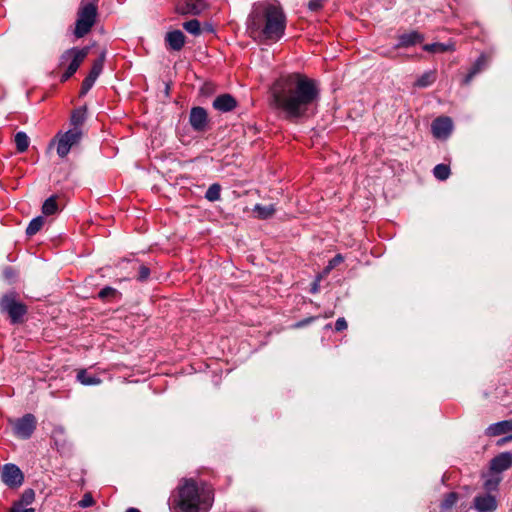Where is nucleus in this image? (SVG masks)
<instances>
[{
	"mask_svg": "<svg viewBox=\"0 0 512 512\" xmlns=\"http://www.w3.org/2000/svg\"><path fill=\"white\" fill-rule=\"evenodd\" d=\"M189 123L194 131L203 132L208 126V114L203 107H193L190 110Z\"/></svg>",
	"mask_w": 512,
	"mask_h": 512,
	"instance_id": "11",
	"label": "nucleus"
},
{
	"mask_svg": "<svg viewBox=\"0 0 512 512\" xmlns=\"http://www.w3.org/2000/svg\"><path fill=\"white\" fill-rule=\"evenodd\" d=\"M347 328V322L345 320V318L343 317H340L336 320V323H335V330L337 332H340V331H343Z\"/></svg>",
	"mask_w": 512,
	"mask_h": 512,
	"instance_id": "40",
	"label": "nucleus"
},
{
	"mask_svg": "<svg viewBox=\"0 0 512 512\" xmlns=\"http://www.w3.org/2000/svg\"><path fill=\"white\" fill-rule=\"evenodd\" d=\"M317 290H318V284H317V283H314V285H313V287H312L311 291H312L313 293H315V292H317Z\"/></svg>",
	"mask_w": 512,
	"mask_h": 512,
	"instance_id": "48",
	"label": "nucleus"
},
{
	"mask_svg": "<svg viewBox=\"0 0 512 512\" xmlns=\"http://www.w3.org/2000/svg\"><path fill=\"white\" fill-rule=\"evenodd\" d=\"M185 35L180 30H173L166 34L165 43L170 50L180 51L185 45Z\"/></svg>",
	"mask_w": 512,
	"mask_h": 512,
	"instance_id": "17",
	"label": "nucleus"
},
{
	"mask_svg": "<svg viewBox=\"0 0 512 512\" xmlns=\"http://www.w3.org/2000/svg\"><path fill=\"white\" fill-rule=\"evenodd\" d=\"M35 499V493L32 489H27L21 496V503L25 505L31 504Z\"/></svg>",
	"mask_w": 512,
	"mask_h": 512,
	"instance_id": "34",
	"label": "nucleus"
},
{
	"mask_svg": "<svg viewBox=\"0 0 512 512\" xmlns=\"http://www.w3.org/2000/svg\"><path fill=\"white\" fill-rule=\"evenodd\" d=\"M204 8L200 0H182L176 5V12L180 15H199Z\"/></svg>",
	"mask_w": 512,
	"mask_h": 512,
	"instance_id": "12",
	"label": "nucleus"
},
{
	"mask_svg": "<svg viewBox=\"0 0 512 512\" xmlns=\"http://www.w3.org/2000/svg\"><path fill=\"white\" fill-rule=\"evenodd\" d=\"M104 62H105V52H102L99 55V57L93 62L91 70L87 76L92 77V79H94L96 81V79L99 77V75L101 74V72L103 70Z\"/></svg>",
	"mask_w": 512,
	"mask_h": 512,
	"instance_id": "23",
	"label": "nucleus"
},
{
	"mask_svg": "<svg viewBox=\"0 0 512 512\" xmlns=\"http://www.w3.org/2000/svg\"><path fill=\"white\" fill-rule=\"evenodd\" d=\"M510 432H512V419L493 423L485 430V434L489 437H495Z\"/></svg>",
	"mask_w": 512,
	"mask_h": 512,
	"instance_id": "18",
	"label": "nucleus"
},
{
	"mask_svg": "<svg viewBox=\"0 0 512 512\" xmlns=\"http://www.w3.org/2000/svg\"><path fill=\"white\" fill-rule=\"evenodd\" d=\"M14 141L16 144L17 151L19 153L25 152L29 147V143H30L29 137L23 131H19L15 134Z\"/></svg>",
	"mask_w": 512,
	"mask_h": 512,
	"instance_id": "24",
	"label": "nucleus"
},
{
	"mask_svg": "<svg viewBox=\"0 0 512 512\" xmlns=\"http://www.w3.org/2000/svg\"><path fill=\"white\" fill-rule=\"evenodd\" d=\"M183 28L190 34L198 36L201 34L200 22L197 19H192L183 23Z\"/></svg>",
	"mask_w": 512,
	"mask_h": 512,
	"instance_id": "31",
	"label": "nucleus"
},
{
	"mask_svg": "<svg viewBox=\"0 0 512 512\" xmlns=\"http://www.w3.org/2000/svg\"><path fill=\"white\" fill-rule=\"evenodd\" d=\"M212 105L215 110L226 113L236 108L237 101L230 94H221L214 99Z\"/></svg>",
	"mask_w": 512,
	"mask_h": 512,
	"instance_id": "15",
	"label": "nucleus"
},
{
	"mask_svg": "<svg viewBox=\"0 0 512 512\" xmlns=\"http://www.w3.org/2000/svg\"><path fill=\"white\" fill-rule=\"evenodd\" d=\"M485 488H486V489H488V490H490V489L492 488V483H491V481H487V482L485 483Z\"/></svg>",
	"mask_w": 512,
	"mask_h": 512,
	"instance_id": "46",
	"label": "nucleus"
},
{
	"mask_svg": "<svg viewBox=\"0 0 512 512\" xmlns=\"http://www.w3.org/2000/svg\"><path fill=\"white\" fill-rule=\"evenodd\" d=\"M86 118V110L79 108L72 112L70 122L73 126L72 128H81Z\"/></svg>",
	"mask_w": 512,
	"mask_h": 512,
	"instance_id": "26",
	"label": "nucleus"
},
{
	"mask_svg": "<svg viewBox=\"0 0 512 512\" xmlns=\"http://www.w3.org/2000/svg\"><path fill=\"white\" fill-rule=\"evenodd\" d=\"M489 63V58L486 54L482 53L476 61L473 63L467 75L464 77L462 83L463 85H468L472 81V79L481 71H483Z\"/></svg>",
	"mask_w": 512,
	"mask_h": 512,
	"instance_id": "16",
	"label": "nucleus"
},
{
	"mask_svg": "<svg viewBox=\"0 0 512 512\" xmlns=\"http://www.w3.org/2000/svg\"><path fill=\"white\" fill-rule=\"evenodd\" d=\"M21 512H35L34 508L21 509Z\"/></svg>",
	"mask_w": 512,
	"mask_h": 512,
	"instance_id": "47",
	"label": "nucleus"
},
{
	"mask_svg": "<svg viewBox=\"0 0 512 512\" xmlns=\"http://www.w3.org/2000/svg\"><path fill=\"white\" fill-rule=\"evenodd\" d=\"M77 380L85 386L98 385L101 383V379L99 377L88 373L85 369L78 371Z\"/></svg>",
	"mask_w": 512,
	"mask_h": 512,
	"instance_id": "20",
	"label": "nucleus"
},
{
	"mask_svg": "<svg viewBox=\"0 0 512 512\" xmlns=\"http://www.w3.org/2000/svg\"><path fill=\"white\" fill-rule=\"evenodd\" d=\"M64 436V429L57 427L52 432V438L55 440V444L58 445V438Z\"/></svg>",
	"mask_w": 512,
	"mask_h": 512,
	"instance_id": "41",
	"label": "nucleus"
},
{
	"mask_svg": "<svg viewBox=\"0 0 512 512\" xmlns=\"http://www.w3.org/2000/svg\"><path fill=\"white\" fill-rule=\"evenodd\" d=\"M95 80L92 77L86 76L81 85V95H85L93 87Z\"/></svg>",
	"mask_w": 512,
	"mask_h": 512,
	"instance_id": "36",
	"label": "nucleus"
},
{
	"mask_svg": "<svg viewBox=\"0 0 512 512\" xmlns=\"http://www.w3.org/2000/svg\"><path fill=\"white\" fill-rule=\"evenodd\" d=\"M436 80V71L429 70L424 72L415 82V86L419 88H426L432 85Z\"/></svg>",
	"mask_w": 512,
	"mask_h": 512,
	"instance_id": "21",
	"label": "nucleus"
},
{
	"mask_svg": "<svg viewBox=\"0 0 512 512\" xmlns=\"http://www.w3.org/2000/svg\"><path fill=\"white\" fill-rule=\"evenodd\" d=\"M95 503L91 493H85L82 499L78 502L79 507L87 508L93 506Z\"/></svg>",
	"mask_w": 512,
	"mask_h": 512,
	"instance_id": "35",
	"label": "nucleus"
},
{
	"mask_svg": "<svg viewBox=\"0 0 512 512\" xmlns=\"http://www.w3.org/2000/svg\"><path fill=\"white\" fill-rule=\"evenodd\" d=\"M511 440H512V434L509 435V436L503 437L500 440H498L497 441V445L501 446V445H503V444H505V443H507L508 441H511Z\"/></svg>",
	"mask_w": 512,
	"mask_h": 512,
	"instance_id": "42",
	"label": "nucleus"
},
{
	"mask_svg": "<svg viewBox=\"0 0 512 512\" xmlns=\"http://www.w3.org/2000/svg\"><path fill=\"white\" fill-rule=\"evenodd\" d=\"M0 309L9 315L11 323L16 324L22 321L24 315L27 313L25 304L17 300L14 292L5 294L0 301Z\"/></svg>",
	"mask_w": 512,
	"mask_h": 512,
	"instance_id": "6",
	"label": "nucleus"
},
{
	"mask_svg": "<svg viewBox=\"0 0 512 512\" xmlns=\"http://www.w3.org/2000/svg\"><path fill=\"white\" fill-rule=\"evenodd\" d=\"M58 136L57 154L59 157L64 158L68 155L70 150L81 141L82 130L81 128H71Z\"/></svg>",
	"mask_w": 512,
	"mask_h": 512,
	"instance_id": "8",
	"label": "nucleus"
},
{
	"mask_svg": "<svg viewBox=\"0 0 512 512\" xmlns=\"http://www.w3.org/2000/svg\"><path fill=\"white\" fill-rule=\"evenodd\" d=\"M432 134L437 139H447L452 130L453 123L449 117H438L431 124Z\"/></svg>",
	"mask_w": 512,
	"mask_h": 512,
	"instance_id": "10",
	"label": "nucleus"
},
{
	"mask_svg": "<svg viewBox=\"0 0 512 512\" xmlns=\"http://www.w3.org/2000/svg\"><path fill=\"white\" fill-rule=\"evenodd\" d=\"M424 39V35L415 30L408 33H403L398 36V43L395 45V48H409L416 44L422 43Z\"/></svg>",
	"mask_w": 512,
	"mask_h": 512,
	"instance_id": "13",
	"label": "nucleus"
},
{
	"mask_svg": "<svg viewBox=\"0 0 512 512\" xmlns=\"http://www.w3.org/2000/svg\"><path fill=\"white\" fill-rule=\"evenodd\" d=\"M221 197V186L218 183H214L209 186L205 193V198L210 202L220 200Z\"/></svg>",
	"mask_w": 512,
	"mask_h": 512,
	"instance_id": "29",
	"label": "nucleus"
},
{
	"mask_svg": "<svg viewBox=\"0 0 512 512\" xmlns=\"http://www.w3.org/2000/svg\"><path fill=\"white\" fill-rule=\"evenodd\" d=\"M99 0H81L77 10L74 35L82 38L87 35L95 25L98 16Z\"/></svg>",
	"mask_w": 512,
	"mask_h": 512,
	"instance_id": "4",
	"label": "nucleus"
},
{
	"mask_svg": "<svg viewBox=\"0 0 512 512\" xmlns=\"http://www.w3.org/2000/svg\"><path fill=\"white\" fill-rule=\"evenodd\" d=\"M433 174L438 180H446L450 175V168L445 164H438L433 169Z\"/></svg>",
	"mask_w": 512,
	"mask_h": 512,
	"instance_id": "32",
	"label": "nucleus"
},
{
	"mask_svg": "<svg viewBox=\"0 0 512 512\" xmlns=\"http://www.w3.org/2000/svg\"><path fill=\"white\" fill-rule=\"evenodd\" d=\"M512 466V453L502 452L495 456L490 462V469L493 472L501 473Z\"/></svg>",
	"mask_w": 512,
	"mask_h": 512,
	"instance_id": "14",
	"label": "nucleus"
},
{
	"mask_svg": "<svg viewBox=\"0 0 512 512\" xmlns=\"http://www.w3.org/2000/svg\"><path fill=\"white\" fill-rule=\"evenodd\" d=\"M253 211L257 214L258 218L268 219V218L272 217L273 214L275 213V208H274V205L264 206L261 204H256L254 206Z\"/></svg>",
	"mask_w": 512,
	"mask_h": 512,
	"instance_id": "25",
	"label": "nucleus"
},
{
	"mask_svg": "<svg viewBox=\"0 0 512 512\" xmlns=\"http://www.w3.org/2000/svg\"><path fill=\"white\" fill-rule=\"evenodd\" d=\"M43 224H44V218L42 216L33 218L26 228V234L28 236L35 235L37 232L40 231Z\"/></svg>",
	"mask_w": 512,
	"mask_h": 512,
	"instance_id": "28",
	"label": "nucleus"
},
{
	"mask_svg": "<svg viewBox=\"0 0 512 512\" xmlns=\"http://www.w3.org/2000/svg\"><path fill=\"white\" fill-rule=\"evenodd\" d=\"M212 503L213 495L193 479H182L169 498L171 512H207Z\"/></svg>",
	"mask_w": 512,
	"mask_h": 512,
	"instance_id": "3",
	"label": "nucleus"
},
{
	"mask_svg": "<svg viewBox=\"0 0 512 512\" xmlns=\"http://www.w3.org/2000/svg\"><path fill=\"white\" fill-rule=\"evenodd\" d=\"M58 211L56 196H50L42 205V212L46 216L55 214Z\"/></svg>",
	"mask_w": 512,
	"mask_h": 512,
	"instance_id": "27",
	"label": "nucleus"
},
{
	"mask_svg": "<svg viewBox=\"0 0 512 512\" xmlns=\"http://www.w3.org/2000/svg\"><path fill=\"white\" fill-rule=\"evenodd\" d=\"M4 276H5V278H7V279H12V278L14 277V272H13V270H12L11 268H6V269L4 270Z\"/></svg>",
	"mask_w": 512,
	"mask_h": 512,
	"instance_id": "43",
	"label": "nucleus"
},
{
	"mask_svg": "<svg viewBox=\"0 0 512 512\" xmlns=\"http://www.w3.org/2000/svg\"><path fill=\"white\" fill-rule=\"evenodd\" d=\"M1 479L6 486L18 488L24 482V475L17 465L8 463L2 467Z\"/></svg>",
	"mask_w": 512,
	"mask_h": 512,
	"instance_id": "9",
	"label": "nucleus"
},
{
	"mask_svg": "<svg viewBox=\"0 0 512 512\" xmlns=\"http://www.w3.org/2000/svg\"><path fill=\"white\" fill-rule=\"evenodd\" d=\"M272 104L289 119L305 118L315 113L320 97L316 81L299 74L278 78L270 88Z\"/></svg>",
	"mask_w": 512,
	"mask_h": 512,
	"instance_id": "1",
	"label": "nucleus"
},
{
	"mask_svg": "<svg viewBox=\"0 0 512 512\" xmlns=\"http://www.w3.org/2000/svg\"><path fill=\"white\" fill-rule=\"evenodd\" d=\"M312 319H308V320H304V321H301V322H298L295 326L296 327H301L303 325H305L306 323H309Z\"/></svg>",
	"mask_w": 512,
	"mask_h": 512,
	"instance_id": "44",
	"label": "nucleus"
},
{
	"mask_svg": "<svg viewBox=\"0 0 512 512\" xmlns=\"http://www.w3.org/2000/svg\"><path fill=\"white\" fill-rule=\"evenodd\" d=\"M286 25V14L277 1L255 3L246 21L251 37L274 43L285 35Z\"/></svg>",
	"mask_w": 512,
	"mask_h": 512,
	"instance_id": "2",
	"label": "nucleus"
},
{
	"mask_svg": "<svg viewBox=\"0 0 512 512\" xmlns=\"http://www.w3.org/2000/svg\"><path fill=\"white\" fill-rule=\"evenodd\" d=\"M458 494L455 492H450L445 495L443 501L441 502L440 508L442 511L450 510L457 502Z\"/></svg>",
	"mask_w": 512,
	"mask_h": 512,
	"instance_id": "30",
	"label": "nucleus"
},
{
	"mask_svg": "<svg viewBox=\"0 0 512 512\" xmlns=\"http://www.w3.org/2000/svg\"><path fill=\"white\" fill-rule=\"evenodd\" d=\"M423 50L429 53H443L446 51H453L454 45L453 44H444V43H431V44H425L423 45Z\"/></svg>",
	"mask_w": 512,
	"mask_h": 512,
	"instance_id": "22",
	"label": "nucleus"
},
{
	"mask_svg": "<svg viewBox=\"0 0 512 512\" xmlns=\"http://www.w3.org/2000/svg\"><path fill=\"white\" fill-rule=\"evenodd\" d=\"M9 423L12 426L13 434L17 438L23 440L31 438L37 426L36 417L31 413H27L14 420H10Z\"/></svg>",
	"mask_w": 512,
	"mask_h": 512,
	"instance_id": "7",
	"label": "nucleus"
},
{
	"mask_svg": "<svg viewBox=\"0 0 512 512\" xmlns=\"http://www.w3.org/2000/svg\"><path fill=\"white\" fill-rule=\"evenodd\" d=\"M88 55V48H77L73 47L71 49L66 50L60 57V66H64L68 63V67L66 71L61 76V81H67L79 68L81 63L84 61L86 56Z\"/></svg>",
	"mask_w": 512,
	"mask_h": 512,
	"instance_id": "5",
	"label": "nucleus"
},
{
	"mask_svg": "<svg viewBox=\"0 0 512 512\" xmlns=\"http://www.w3.org/2000/svg\"><path fill=\"white\" fill-rule=\"evenodd\" d=\"M126 512H141L139 509L137 508H134V507H130L126 510Z\"/></svg>",
	"mask_w": 512,
	"mask_h": 512,
	"instance_id": "45",
	"label": "nucleus"
},
{
	"mask_svg": "<svg viewBox=\"0 0 512 512\" xmlns=\"http://www.w3.org/2000/svg\"><path fill=\"white\" fill-rule=\"evenodd\" d=\"M344 261V257L341 254L335 255L331 260H329L327 266L323 269V274L328 275L336 266L341 264Z\"/></svg>",
	"mask_w": 512,
	"mask_h": 512,
	"instance_id": "33",
	"label": "nucleus"
},
{
	"mask_svg": "<svg viewBox=\"0 0 512 512\" xmlns=\"http://www.w3.org/2000/svg\"><path fill=\"white\" fill-rule=\"evenodd\" d=\"M475 509L479 512H492L496 509V500L491 495L477 496L474 499Z\"/></svg>",
	"mask_w": 512,
	"mask_h": 512,
	"instance_id": "19",
	"label": "nucleus"
},
{
	"mask_svg": "<svg viewBox=\"0 0 512 512\" xmlns=\"http://www.w3.org/2000/svg\"><path fill=\"white\" fill-rule=\"evenodd\" d=\"M10 512H21V509L19 507L14 506Z\"/></svg>",
	"mask_w": 512,
	"mask_h": 512,
	"instance_id": "49",
	"label": "nucleus"
},
{
	"mask_svg": "<svg viewBox=\"0 0 512 512\" xmlns=\"http://www.w3.org/2000/svg\"><path fill=\"white\" fill-rule=\"evenodd\" d=\"M308 8L314 12L319 11L323 8V0H310L308 3Z\"/></svg>",
	"mask_w": 512,
	"mask_h": 512,
	"instance_id": "39",
	"label": "nucleus"
},
{
	"mask_svg": "<svg viewBox=\"0 0 512 512\" xmlns=\"http://www.w3.org/2000/svg\"><path fill=\"white\" fill-rule=\"evenodd\" d=\"M150 276V269L145 266V265H141L139 267V275H138V280L143 282V281H146Z\"/></svg>",
	"mask_w": 512,
	"mask_h": 512,
	"instance_id": "38",
	"label": "nucleus"
},
{
	"mask_svg": "<svg viewBox=\"0 0 512 512\" xmlns=\"http://www.w3.org/2000/svg\"><path fill=\"white\" fill-rule=\"evenodd\" d=\"M117 293L116 289L112 288V287H109V286H106L104 287L103 289L100 290L98 296L99 298L101 299H105L109 296H113Z\"/></svg>",
	"mask_w": 512,
	"mask_h": 512,
	"instance_id": "37",
	"label": "nucleus"
}]
</instances>
